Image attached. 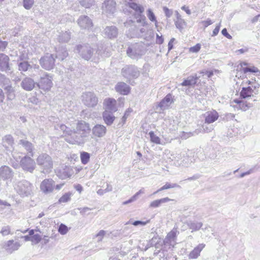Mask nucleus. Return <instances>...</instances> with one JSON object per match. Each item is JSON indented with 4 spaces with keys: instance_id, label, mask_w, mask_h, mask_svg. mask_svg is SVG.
I'll return each mask as SVG.
<instances>
[{
    "instance_id": "nucleus-12",
    "label": "nucleus",
    "mask_w": 260,
    "mask_h": 260,
    "mask_svg": "<svg viewBox=\"0 0 260 260\" xmlns=\"http://www.w3.org/2000/svg\"><path fill=\"white\" fill-rule=\"evenodd\" d=\"M76 50L80 55L85 60L90 59L93 54L92 49L87 45H79L76 47Z\"/></svg>"
},
{
    "instance_id": "nucleus-18",
    "label": "nucleus",
    "mask_w": 260,
    "mask_h": 260,
    "mask_svg": "<svg viewBox=\"0 0 260 260\" xmlns=\"http://www.w3.org/2000/svg\"><path fill=\"white\" fill-rule=\"evenodd\" d=\"M21 244L19 242L10 240L4 243L3 247L8 252L12 253L14 251L18 250Z\"/></svg>"
},
{
    "instance_id": "nucleus-43",
    "label": "nucleus",
    "mask_w": 260,
    "mask_h": 260,
    "mask_svg": "<svg viewBox=\"0 0 260 260\" xmlns=\"http://www.w3.org/2000/svg\"><path fill=\"white\" fill-rule=\"evenodd\" d=\"M180 186L176 184V183H170L169 182H166L164 185H163L161 187H160L159 189L154 192V194H155L159 191L172 188H180Z\"/></svg>"
},
{
    "instance_id": "nucleus-22",
    "label": "nucleus",
    "mask_w": 260,
    "mask_h": 260,
    "mask_svg": "<svg viewBox=\"0 0 260 260\" xmlns=\"http://www.w3.org/2000/svg\"><path fill=\"white\" fill-rule=\"evenodd\" d=\"M218 113L215 111H208L204 114L205 123H211L215 121L218 118Z\"/></svg>"
},
{
    "instance_id": "nucleus-62",
    "label": "nucleus",
    "mask_w": 260,
    "mask_h": 260,
    "mask_svg": "<svg viewBox=\"0 0 260 260\" xmlns=\"http://www.w3.org/2000/svg\"><path fill=\"white\" fill-rule=\"evenodd\" d=\"M213 22L210 19H207L206 20L202 21L200 23L202 24L204 27H207L210 25H211Z\"/></svg>"
},
{
    "instance_id": "nucleus-42",
    "label": "nucleus",
    "mask_w": 260,
    "mask_h": 260,
    "mask_svg": "<svg viewBox=\"0 0 260 260\" xmlns=\"http://www.w3.org/2000/svg\"><path fill=\"white\" fill-rule=\"evenodd\" d=\"M20 143L25 147L26 150L30 153V155L33 156V147L32 144L29 142L23 140L20 141Z\"/></svg>"
},
{
    "instance_id": "nucleus-37",
    "label": "nucleus",
    "mask_w": 260,
    "mask_h": 260,
    "mask_svg": "<svg viewBox=\"0 0 260 260\" xmlns=\"http://www.w3.org/2000/svg\"><path fill=\"white\" fill-rule=\"evenodd\" d=\"M187 225L189 228L193 231H196L199 230L203 225V223L201 222L192 221H189L187 223Z\"/></svg>"
},
{
    "instance_id": "nucleus-54",
    "label": "nucleus",
    "mask_w": 260,
    "mask_h": 260,
    "mask_svg": "<svg viewBox=\"0 0 260 260\" xmlns=\"http://www.w3.org/2000/svg\"><path fill=\"white\" fill-rule=\"evenodd\" d=\"M0 233L4 236L11 234V228L9 225L4 226L2 228Z\"/></svg>"
},
{
    "instance_id": "nucleus-5",
    "label": "nucleus",
    "mask_w": 260,
    "mask_h": 260,
    "mask_svg": "<svg viewBox=\"0 0 260 260\" xmlns=\"http://www.w3.org/2000/svg\"><path fill=\"white\" fill-rule=\"evenodd\" d=\"M33 188L32 184L26 180L19 181L14 185L15 190L22 197L31 195L32 193Z\"/></svg>"
},
{
    "instance_id": "nucleus-60",
    "label": "nucleus",
    "mask_w": 260,
    "mask_h": 260,
    "mask_svg": "<svg viewBox=\"0 0 260 260\" xmlns=\"http://www.w3.org/2000/svg\"><path fill=\"white\" fill-rule=\"evenodd\" d=\"M163 10L164 11L166 16L167 18H170L172 16V15L173 14L172 10H170L169 8H168L166 7H163Z\"/></svg>"
},
{
    "instance_id": "nucleus-31",
    "label": "nucleus",
    "mask_w": 260,
    "mask_h": 260,
    "mask_svg": "<svg viewBox=\"0 0 260 260\" xmlns=\"http://www.w3.org/2000/svg\"><path fill=\"white\" fill-rule=\"evenodd\" d=\"M247 66V63L245 62H241L237 66L236 78H237L238 79H244L246 77V73L243 71V66Z\"/></svg>"
},
{
    "instance_id": "nucleus-52",
    "label": "nucleus",
    "mask_w": 260,
    "mask_h": 260,
    "mask_svg": "<svg viewBox=\"0 0 260 260\" xmlns=\"http://www.w3.org/2000/svg\"><path fill=\"white\" fill-rule=\"evenodd\" d=\"M34 0H23V6L26 10H30L34 5Z\"/></svg>"
},
{
    "instance_id": "nucleus-35",
    "label": "nucleus",
    "mask_w": 260,
    "mask_h": 260,
    "mask_svg": "<svg viewBox=\"0 0 260 260\" xmlns=\"http://www.w3.org/2000/svg\"><path fill=\"white\" fill-rule=\"evenodd\" d=\"M172 200L169 199L168 197H166L158 200H154L150 203L149 207L155 208L159 207L162 204L170 202Z\"/></svg>"
},
{
    "instance_id": "nucleus-15",
    "label": "nucleus",
    "mask_w": 260,
    "mask_h": 260,
    "mask_svg": "<svg viewBox=\"0 0 260 260\" xmlns=\"http://www.w3.org/2000/svg\"><path fill=\"white\" fill-rule=\"evenodd\" d=\"M122 75L123 77L131 79L137 78L139 76V72L137 68L134 66H126L122 69Z\"/></svg>"
},
{
    "instance_id": "nucleus-36",
    "label": "nucleus",
    "mask_w": 260,
    "mask_h": 260,
    "mask_svg": "<svg viewBox=\"0 0 260 260\" xmlns=\"http://www.w3.org/2000/svg\"><path fill=\"white\" fill-rule=\"evenodd\" d=\"M2 144L6 148L12 147L14 144V140L11 135H6L3 138Z\"/></svg>"
},
{
    "instance_id": "nucleus-19",
    "label": "nucleus",
    "mask_w": 260,
    "mask_h": 260,
    "mask_svg": "<svg viewBox=\"0 0 260 260\" xmlns=\"http://www.w3.org/2000/svg\"><path fill=\"white\" fill-rule=\"evenodd\" d=\"M77 22L80 27L83 29H89L92 26L91 20L87 16H80Z\"/></svg>"
},
{
    "instance_id": "nucleus-56",
    "label": "nucleus",
    "mask_w": 260,
    "mask_h": 260,
    "mask_svg": "<svg viewBox=\"0 0 260 260\" xmlns=\"http://www.w3.org/2000/svg\"><path fill=\"white\" fill-rule=\"evenodd\" d=\"M213 129V125H207L205 124L202 125V129L199 132L210 133Z\"/></svg>"
},
{
    "instance_id": "nucleus-11",
    "label": "nucleus",
    "mask_w": 260,
    "mask_h": 260,
    "mask_svg": "<svg viewBox=\"0 0 260 260\" xmlns=\"http://www.w3.org/2000/svg\"><path fill=\"white\" fill-rule=\"evenodd\" d=\"M41 67L46 70H50L55 64V59L52 54L47 53L40 59Z\"/></svg>"
},
{
    "instance_id": "nucleus-10",
    "label": "nucleus",
    "mask_w": 260,
    "mask_h": 260,
    "mask_svg": "<svg viewBox=\"0 0 260 260\" xmlns=\"http://www.w3.org/2000/svg\"><path fill=\"white\" fill-rule=\"evenodd\" d=\"M20 165L24 171L30 173H32L36 167L35 160L28 156H25L21 158Z\"/></svg>"
},
{
    "instance_id": "nucleus-29",
    "label": "nucleus",
    "mask_w": 260,
    "mask_h": 260,
    "mask_svg": "<svg viewBox=\"0 0 260 260\" xmlns=\"http://www.w3.org/2000/svg\"><path fill=\"white\" fill-rule=\"evenodd\" d=\"M112 112L104 111L103 113V120L105 123L108 125H111L115 119V117Z\"/></svg>"
},
{
    "instance_id": "nucleus-44",
    "label": "nucleus",
    "mask_w": 260,
    "mask_h": 260,
    "mask_svg": "<svg viewBox=\"0 0 260 260\" xmlns=\"http://www.w3.org/2000/svg\"><path fill=\"white\" fill-rule=\"evenodd\" d=\"M71 39L70 33L68 31L63 32L58 36V40L60 42H67Z\"/></svg>"
},
{
    "instance_id": "nucleus-38",
    "label": "nucleus",
    "mask_w": 260,
    "mask_h": 260,
    "mask_svg": "<svg viewBox=\"0 0 260 260\" xmlns=\"http://www.w3.org/2000/svg\"><path fill=\"white\" fill-rule=\"evenodd\" d=\"M18 70L21 72H26L29 70L31 65L26 60L18 61Z\"/></svg>"
},
{
    "instance_id": "nucleus-16",
    "label": "nucleus",
    "mask_w": 260,
    "mask_h": 260,
    "mask_svg": "<svg viewBox=\"0 0 260 260\" xmlns=\"http://www.w3.org/2000/svg\"><path fill=\"white\" fill-rule=\"evenodd\" d=\"M20 84L21 87L24 90L30 91L37 86V82L31 77H25L22 79Z\"/></svg>"
},
{
    "instance_id": "nucleus-63",
    "label": "nucleus",
    "mask_w": 260,
    "mask_h": 260,
    "mask_svg": "<svg viewBox=\"0 0 260 260\" xmlns=\"http://www.w3.org/2000/svg\"><path fill=\"white\" fill-rule=\"evenodd\" d=\"M80 214L85 215L90 211V209L88 207L81 208L79 209Z\"/></svg>"
},
{
    "instance_id": "nucleus-6",
    "label": "nucleus",
    "mask_w": 260,
    "mask_h": 260,
    "mask_svg": "<svg viewBox=\"0 0 260 260\" xmlns=\"http://www.w3.org/2000/svg\"><path fill=\"white\" fill-rule=\"evenodd\" d=\"M53 76L47 73L43 74L37 82V87L45 91H49L53 86Z\"/></svg>"
},
{
    "instance_id": "nucleus-48",
    "label": "nucleus",
    "mask_w": 260,
    "mask_h": 260,
    "mask_svg": "<svg viewBox=\"0 0 260 260\" xmlns=\"http://www.w3.org/2000/svg\"><path fill=\"white\" fill-rule=\"evenodd\" d=\"M129 7L134 10L136 12L140 14L143 13L144 8L141 5H138L135 3H132L129 4Z\"/></svg>"
},
{
    "instance_id": "nucleus-49",
    "label": "nucleus",
    "mask_w": 260,
    "mask_h": 260,
    "mask_svg": "<svg viewBox=\"0 0 260 260\" xmlns=\"http://www.w3.org/2000/svg\"><path fill=\"white\" fill-rule=\"evenodd\" d=\"M147 16L148 18V19L152 22H154L155 25L156 27H157L158 25V22L156 20V17L154 14V13L152 12V11L149 9L147 11Z\"/></svg>"
},
{
    "instance_id": "nucleus-46",
    "label": "nucleus",
    "mask_w": 260,
    "mask_h": 260,
    "mask_svg": "<svg viewBox=\"0 0 260 260\" xmlns=\"http://www.w3.org/2000/svg\"><path fill=\"white\" fill-rule=\"evenodd\" d=\"M108 234V232L107 231L101 230L99 231L94 236V238L96 239V241L99 242L102 241L104 238Z\"/></svg>"
},
{
    "instance_id": "nucleus-24",
    "label": "nucleus",
    "mask_w": 260,
    "mask_h": 260,
    "mask_svg": "<svg viewBox=\"0 0 260 260\" xmlns=\"http://www.w3.org/2000/svg\"><path fill=\"white\" fill-rule=\"evenodd\" d=\"M205 246V245L203 243L199 244L189 253L188 258L189 259L197 258L200 255V253Z\"/></svg>"
},
{
    "instance_id": "nucleus-14",
    "label": "nucleus",
    "mask_w": 260,
    "mask_h": 260,
    "mask_svg": "<svg viewBox=\"0 0 260 260\" xmlns=\"http://www.w3.org/2000/svg\"><path fill=\"white\" fill-rule=\"evenodd\" d=\"M55 189V182L52 179H45L40 184V189L45 194L52 192Z\"/></svg>"
},
{
    "instance_id": "nucleus-13",
    "label": "nucleus",
    "mask_w": 260,
    "mask_h": 260,
    "mask_svg": "<svg viewBox=\"0 0 260 260\" xmlns=\"http://www.w3.org/2000/svg\"><path fill=\"white\" fill-rule=\"evenodd\" d=\"M144 52L142 46L135 44L128 47L127 50L128 55L133 58H137L142 56Z\"/></svg>"
},
{
    "instance_id": "nucleus-59",
    "label": "nucleus",
    "mask_w": 260,
    "mask_h": 260,
    "mask_svg": "<svg viewBox=\"0 0 260 260\" xmlns=\"http://www.w3.org/2000/svg\"><path fill=\"white\" fill-rule=\"evenodd\" d=\"M201 45L200 44H197L195 46L190 47L189 48V51L192 53H197L201 49Z\"/></svg>"
},
{
    "instance_id": "nucleus-64",
    "label": "nucleus",
    "mask_w": 260,
    "mask_h": 260,
    "mask_svg": "<svg viewBox=\"0 0 260 260\" xmlns=\"http://www.w3.org/2000/svg\"><path fill=\"white\" fill-rule=\"evenodd\" d=\"M164 41V38L162 36H159L158 34L156 35V43L158 44H161Z\"/></svg>"
},
{
    "instance_id": "nucleus-30",
    "label": "nucleus",
    "mask_w": 260,
    "mask_h": 260,
    "mask_svg": "<svg viewBox=\"0 0 260 260\" xmlns=\"http://www.w3.org/2000/svg\"><path fill=\"white\" fill-rule=\"evenodd\" d=\"M173 102V99L171 94H168L166 97L160 102L158 107L161 110H165L168 108Z\"/></svg>"
},
{
    "instance_id": "nucleus-4",
    "label": "nucleus",
    "mask_w": 260,
    "mask_h": 260,
    "mask_svg": "<svg viewBox=\"0 0 260 260\" xmlns=\"http://www.w3.org/2000/svg\"><path fill=\"white\" fill-rule=\"evenodd\" d=\"M55 129L58 131L60 130L63 132V137L64 138L66 141L68 143L73 145H81L74 143L73 141V140H75L77 138H79V135L77 134V132L71 130L63 124H56L55 126Z\"/></svg>"
},
{
    "instance_id": "nucleus-33",
    "label": "nucleus",
    "mask_w": 260,
    "mask_h": 260,
    "mask_svg": "<svg viewBox=\"0 0 260 260\" xmlns=\"http://www.w3.org/2000/svg\"><path fill=\"white\" fill-rule=\"evenodd\" d=\"M56 57L61 60H63L68 56L67 50L62 47L55 48Z\"/></svg>"
},
{
    "instance_id": "nucleus-47",
    "label": "nucleus",
    "mask_w": 260,
    "mask_h": 260,
    "mask_svg": "<svg viewBox=\"0 0 260 260\" xmlns=\"http://www.w3.org/2000/svg\"><path fill=\"white\" fill-rule=\"evenodd\" d=\"M18 59L17 61L26 60L28 59V50L24 48L22 51H20L19 54L18 55Z\"/></svg>"
},
{
    "instance_id": "nucleus-50",
    "label": "nucleus",
    "mask_w": 260,
    "mask_h": 260,
    "mask_svg": "<svg viewBox=\"0 0 260 260\" xmlns=\"http://www.w3.org/2000/svg\"><path fill=\"white\" fill-rule=\"evenodd\" d=\"M72 193L71 192H68L63 194L58 200V202L59 203H67L71 200V196H72Z\"/></svg>"
},
{
    "instance_id": "nucleus-27",
    "label": "nucleus",
    "mask_w": 260,
    "mask_h": 260,
    "mask_svg": "<svg viewBox=\"0 0 260 260\" xmlns=\"http://www.w3.org/2000/svg\"><path fill=\"white\" fill-rule=\"evenodd\" d=\"M116 90L121 94L126 95L130 91V88L126 84L123 82L118 83L116 87Z\"/></svg>"
},
{
    "instance_id": "nucleus-53",
    "label": "nucleus",
    "mask_w": 260,
    "mask_h": 260,
    "mask_svg": "<svg viewBox=\"0 0 260 260\" xmlns=\"http://www.w3.org/2000/svg\"><path fill=\"white\" fill-rule=\"evenodd\" d=\"M69 231V229L64 224H60L59 226L58 231L62 235L66 234Z\"/></svg>"
},
{
    "instance_id": "nucleus-20",
    "label": "nucleus",
    "mask_w": 260,
    "mask_h": 260,
    "mask_svg": "<svg viewBox=\"0 0 260 260\" xmlns=\"http://www.w3.org/2000/svg\"><path fill=\"white\" fill-rule=\"evenodd\" d=\"M12 170L7 166H4L0 168V178L4 180L11 179L13 176Z\"/></svg>"
},
{
    "instance_id": "nucleus-1",
    "label": "nucleus",
    "mask_w": 260,
    "mask_h": 260,
    "mask_svg": "<svg viewBox=\"0 0 260 260\" xmlns=\"http://www.w3.org/2000/svg\"><path fill=\"white\" fill-rule=\"evenodd\" d=\"M242 88L239 93V99H235L231 102V105L234 108L246 111L253 105L251 101H255L259 85L255 82L247 80L241 83Z\"/></svg>"
},
{
    "instance_id": "nucleus-21",
    "label": "nucleus",
    "mask_w": 260,
    "mask_h": 260,
    "mask_svg": "<svg viewBox=\"0 0 260 260\" xmlns=\"http://www.w3.org/2000/svg\"><path fill=\"white\" fill-rule=\"evenodd\" d=\"M56 175L61 179H66L70 178L73 175V171L72 169L65 167L62 169H59L56 171Z\"/></svg>"
},
{
    "instance_id": "nucleus-32",
    "label": "nucleus",
    "mask_w": 260,
    "mask_h": 260,
    "mask_svg": "<svg viewBox=\"0 0 260 260\" xmlns=\"http://www.w3.org/2000/svg\"><path fill=\"white\" fill-rule=\"evenodd\" d=\"M37 232L35 230H31L28 232V234L31 235V242L32 244H38L42 239V236Z\"/></svg>"
},
{
    "instance_id": "nucleus-45",
    "label": "nucleus",
    "mask_w": 260,
    "mask_h": 260,
    "mask_svg": "<svg viewBox=\"0 0 260 260\" xmlns=\"http://www.w3.org/2000/svg\"><path fill=\"white\" fill-rule=\"evenodd\" d=\"M90 154L85 151L80 152V159L81 163L83 165H86L89 161Z\"/></svg>"
},
{
    "instance_id": "nucleus-23",
    "label": "nucleus",
    "mask_w": 260,
    "mask_h": 260,
    "mask_svg": "<svg viewBox=\"0 0 260 260\" xmlns=\"http://www.w3.org/2000/svg\"><path fill=\"white\" fill-rule=\"evenodd\" d=\"M115 5L114 0H106L103 5V9L107 13L113 14L115 11Z\"/></svg>"
},
{
    "instance_id": "nucleus-39",
    "label": "nucleus",
    "mask_w": 260,
    "mask_h": 260,
    "mask_svg": "<svg viewBox=\"0 0 260 260\" xmlns=\"http://www.w3.org/2000/svg\"><path fill=\"white\" fill-rule=\"evenodd\" d=\"M6 90L7 99L9 100H13L15 98V90L11 85H8L5 87Z\"/></svg>"
},
{
    "instance_id": "nucleus-26",
    "label": "nucleus",
    "mask_w": 260,
    "mask_h": 260,
    "mask_svg": "<svg viewBox=\"0 0 260 260\" xmlns=\"http://www.w3.org/2000/svg\"><path fill=\"white\" fill-rule=\"evenodd\" d=\"M177 231L173 230L169 232L165 239V244H168L171 246H174L176 243Z\"/></svg>"
},
{
    "instance_id": "nucleus-34",
    "label": "nucleus",
    "mask_w": 260,
    "mask_h": 260,
    "mask_svg": "<svg viewBox=\"0 0 260 260\" xmlns=\"http://www.w3.org/2000/svg\"><path fill=\"white\" fill-rule=\"evenodd\" d=\"M200 77V76H197V75H194L192 76L188 77L186 79L181 83V85L183 86H188L194 85L196 84L197 80Z\"/></svg>"
},
{
    "instance_id": "nucleus-57",
    "label": "nucleus",
    "mask_w": 260,
    "mask_h": 260,
    "mask_svg": "<svg viewBox=\"0 0 260 260\" xmlns=\"http://www.w3.org/2000/svg\"><path fill=\"white\" fill-rule=\"evenodd\" d=\"M243 71L246 73L248 72L251 73H257L259 71L258 69L254 66L250 67H245V66H243Z\"/></svg>"
},
{
    "instance_id": "nucleus-8",
    "label": "nucleus",
    "mask_w": 260,
    "mask_h": 260,
    "mask_svg": "<svg viewBox=\"0 0 260 260\" xmlns=\"http://www.w3.org/2000/svg\"><path fill=\"white\" fill-rule=\"evenodd\" d=\"M81 101L83 104L88 108L95 107L99 102L98 97L92 92H84L81 96Z\"/></svg>"
},
{
    "instance_id": "nucleus-25",
    "label": "nucleus",
    "mask_w": 260,
    "mask_h": 260,
    "mask_svg": "<svg viewBox=\"0 0 260 260\" xmlns=\"http://www.w3.org/2000/svg\"><path fill=\"white\" fill-rule=\"evenodd\" d=\"M9 58L4 54H0V70L4 71L9 70Z\"/></svg>"
},
{
    "instance_id": "nucleus-51",
    "label": "nucleus",
    "mask_w": 260,
    "mask_h": 260,
    "mask_svg": "<svg viewBox=\"0 0 260 260\" xmlns=\"http://www.w3.org/2000/svg\"><path fill=\"white\" fill-rule=\"evenodd\" d=\"M175 24L176 27L180 30H182L184 28V26L186 25V22L183 19L176 20L175 21Z\"/></svg>"
},
{
    "instance_id": "nucleus-7",
    "label": "nucleus",
    "mask_w": 260,
    "mask_h": 260,
    "mask_svg": "<svg viewBox=\"0 0 260 260\" xmlns=\"http://www.w3.org/2000/svg\"><path fill=\"white\" fill-rule=\"evenodd\" d=\"M118 106L117 104V101L113 98H106L103 102V108L105 111L116 112L118 110V107H123L124 104V99H119Z\"/></svg>"
},
{
    "instance_id": "nucleus-58",
    "label": "nucleus",
    "mask_w": 260,
    "mask_h": 260,
    "mask_svg": "<svg viewBox=\"0 0 260 260\" xmlns=\"http://www.w3.org/2000/svg\"><path fill=\"white\" fill-rule=\"evenodd\" d=\"M217 72V70H210V71H207V70H202L201 71L200 73L201 74H203V75H206L208 77H211L215 73H216Z\"/></svg>"
},
{
    "instance_id": "nucleus-28",
    "label": "nucleus",
    "mask_w": 260,
    "mask_h": 260,
    "mask_svg": "<svg viewBox=\"0 0 260 260\" xmlns=\"http://www.w3.org/2000/svg\"><path fill=\"white\" fill-rule=\"evenodd\" d=\"M104 33L106 36L108 38L112 39L117 37L118 35V30L115 26H107L104 30Z\"/></svg>"
},
{
    "instance_id": "nucleus-61",
    "label": "nucleus",
    "mask_w": 260,
    "mask_h": 260,
    "mask_svg": "<svg viewBox=\"0 0 260 260\" xmlns=\"http://www.w3.org/2000/svg\"><path fill=\"white\" fill-rule=\"evenodd\" d=\"M137 21L138 22L141 23L143 26L147 25V23L146 21V18L144 16L140 15V18L137 19Z\"/></svg>"
},
{
    "instance_id": "nucleus-17",
    "label": "nucleus",
    "mask_w": 260,
    "mask_h": 260,
    "mask_svg": "<svg viewBox=\"0 0 260 260\" xmlns=\"http://www.w3.org/2000/svg\"><path fill=\"white\" fill-rule=\"evenodd\" d=\"M91 132L93 138H101L106 135L107 128L104 125L97 124L93 126Z\"/></svg>"
},
{
    "instance_id": "nucleus-2",
    "label": "nucleus",
    "mask_w": 260,
    "mask_h": 260,
    "mask_svg": "<svg viewBox=\"0 0 260 260\" xmlns=\"http://www.w3.org/2000/svg\"><path fill=\"white\" fill-rule=\"evenodd\" d=\"M76 130L79 138L73 141L79 145H84L90 140L91 128L89 124L83 120L78 121L76 124Z\"/></svg>"
},
{
    "instance_id": "nucleus-41",
    "label": "nucleus",
    "mask_w": 260,
    "mask_h": 260,
    "mask_svg": "<svg viewBox=\"0 0 260 260\" xmlns=\"http://www.w3.org/2000/svg\"><path fill=\"white\" fill-rule=\"evenodd\" d=\"M192 162L191 158L187 156H182V158L179 160L178 166L188 167Z\"/></svg>"
},
{
    "instance_id": "nucleus-55",
    "label": "nucleus",
    "mask_w": 260,
    "mask_h": 260,
    "mask_svg": "<svg viewBox=\"0 0 260 260\" xmlns=\"http://www.w3.org/2000/svg\"><path fill=\"white\" fill-rule=\"evenodd\" d=\"M80 4L85 8L90 7L94 3V0H80Z\"/></svg>"
},
{
    "instance_id": "nucleus-9",
    "label": "nucleus",
    "mask_w": 260,
    "mask_h": 260,
    "mask_svg": "<svg viewBox=\"0 0 260 260\" xmlns=\"http://www.w3.org/2000/svg\"><path fill=\"white\" fill-rule=\"evenodd\" d=\"M163 158L167 162H172L174 165L178 166L179 160L182 158V156L181 154L166 149L163 153Z\"/></svg>"
},
{
    "instance_id": "nucleus-3",
    "label": "nucleus",
    "mask_w": 260,
    "mask_h": 260,
    "mask_svg": "<svg viewBox=\"0 0 260 260\" xmlns=\"http://www.w3.org/2000/svg\"><path fill=\"white\" fill-rule=\"evenodd\" d=\"M37 163L43 173H49L53 167L51 157L47 153L40 154L36 159Z\"/></svg>"
},
{
    "instance_id": "nucleus-40",
    "label": "nucleus",
    "mask_w": 260,
    "mask_h": 260,
    "mask_svg": "<svg viewBox=\"0 0 260 260\" xmlns=\"http://www.w3.org/2000/svg\"><path fill=\"white\" fill-rule=\"evenodd\" d=\"M149 135L151 142L156 144L165 145L166 144V143L161 142L159 137L156 136L153 132H150Z\"/></svg>"
}]
</instances>
